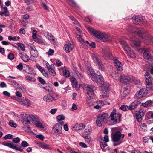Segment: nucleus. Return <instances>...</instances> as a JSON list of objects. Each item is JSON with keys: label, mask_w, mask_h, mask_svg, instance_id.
I'll return each mask as SVG.
<instances>
[{"label": "nucleus", "mask_w": 153, "mask_h": 153, "mask_svg": "<svg viewBox=\"0 0 153 153\" xmlns=\"http://www.w3.org/2000/svg\"><path fill=\"white\" fill-rule=\"evenodd\" d=\"M126 33L130 38V43L133 46L136 47L140 45V41L134 39V38L136 36L140 37L142 41L145 43L148 44L150 42L153 43V37L149 34L148 32L142 29H138L134 27L131 25L126 28Z\"/></svg>", "instance_id": "1"}, {"label": "nucleus", "mask_w": 153, "mask_h": 153, "mask_svg": "<svg viewBox=\"0 0 153 153\" xmlns=\"http://www.w3.org/2000/svg\"><path fill=\"white\" fill-rule=\"evenodd\" d=\"M119 127H114L111 129L112 133L116 132L111 136V140L114 146L120 145L122 142L121 138H123L125 136L124 134H121V132L119 131Z\"/></svg>", "instance_id": "2"}, {"label": "nucleus", "mask_w": 153, "mask_h": 153, "mask_svg": "<svg viewBox=\"0 0 153 153\" xmlns=\"http://www.w3.org/2000/svg\"><path fill=\"white\" fill-rule=\"evenodd\" d=\"M89 31L95 37L104 42H107L111 39V37L108 35L102 32L93 29L91 28H88Z\"/></svg>", "instance_id": "3"}, {"label": "nucleus", "mask_w": 153, "mask_h": 153, "mask_svg": "<svg viewBox=\"0 0 153 153\" xmlns=\"http://www.w3.org/2000/svg\"><path fill=\"white\" fill-rule=\"evenodd\" d=\"M108 116V114L107 113L98 115L96 117V123L97 126L100 127L103 126Z\"/></svg>", "instance_id": "4"}, {"label": "nucleus", "mask_w": 153, "mask_h": 153, "mask_svg": "<svg viewBox=\"0 0 153 153\" xmlns=\"http://www.w3.org/2000/svg\"><path fill=\"white\" fill-rule=\"evenodd\" d=\"M92 60L99 69L102 71H104L103 65L101 59V56L97 53H93L92 55Z\"/></svg>", "instance_id": "5"}, {"label": "nucleus", "mask_w": 153, "mask_h": 153, "mask_svg": "<svg viewBox=\"0 0 153 153\" xmlns=\"http://www.w3.org/2000/svg\"><path fill=\"white\" fill-rule=\"evenodd\" d=\"M116 79H118L122 83L127 84L132 82L134 80V78L132 76H126L124 74H121L119 78Z\"/></svg>", "instance_id": "6"}, {"label": "nucleus", "mask_w": 153, "mask_h": 153, "mask_svg": "<svg viewBox=\"0 0 153 153\" xmlns=\"http://www.w3.org/2000/svg\"><path fill=\"white\" fill-rule=\"evenodd\" d=\"M63 124V122H59L55 124L52 129L53 133L57 136H59L62 133V125Z\"/></svg>", "instance_id": "7"}, {"label": "nucleus", "mask_w": 153, "mask_h": 153, "mask_svg": "<svg viewBox=\"0 0 153 153\" xmlns=\"http://www.w3.org/2000/svg\"><path fill=\"white\" fill-rule=\"evenodd\" d=\"M120 43L122 45L123 49L128 55L132 57L135 56V54L133 50L129 47L125 41L121 40Z\"/></svg>", "instance_id": "8"}, {"label": "nucleus", "mask_w": 153, "mask_h": 153, "mask_svg": "<svg viewBox=\"0 0 153 153\" xmlns=\"http://www.w3.org/2000/svg\"><path fill=\"white\" fill-rule=\"evenodd\" d=\"M132 19L134 24L140 25H144L146 22L144 17H140L137 16H134L132 18Z\"/></svg>", "instance_id": "9"}, {"label": "nucleus", "mask_w": 153, "mask_h": 153, "mask_svg": "<svg viewBox=\"0 0 153 153\" xmlns=\"http://www.w3.org/2000/svg\"><path fill=\"white\" fill-rule=\"evenodd\" d=\"M132 19L134 24L140 25H144L146 22L144 17H140L137 16H134L132 18Z\"/></svg>", "instance_id": "10"}, {"label": "nucleus", "mask_w": 153, "mask_h": 153, "mask_svg": "<svg viewBox=\"0 0 153 153\" xmlns=\"http://www.w3.org/2000/svg\"><path fill=\"white\" fill-rule=\"evenodd\" d=\"M132 19L134 24L140 25H144L146 22L144 17H140L137 16H134L132 18Z\"/></svg>", "instance_id": "11"}, {"label": "nucleus", "mask_w": 153, "mask_h": 153, "mask_svg": "<svg viewBox=\"0 0 153 153\" xmlns=\"http://www.w3.org/2000/svg\"><path fill=\"white\" fill-rule=\"evenodd\" d=\"M148 93L145 88H142L138 91L135 94L134 98L136 99H138L146 96Z\"/></svg>", "instance_id": "12"}, {"label": "nucleus", "mask_w": 153, "mask_h": 153, "mask_svg": "<svg viewBox=\"0 0 153 153\" xmlns=\"http://www.w3.org/2000/svg\"><path fill=\"white\" fill-rule=\"evenodd\" d=\"M102 87V93L104 94L102 95L103 97H107L109 93V84L108 83L105 82L102 84V85L100 86Z\"/></svg>", "instance_id": "13"}, {"label": "nucleus", "mask_w": 153, "mask_h": 153, "mask_svg": "<svg viewBox=\"0 0 153 153\" xmlns=\"http://www.w3.org/2000/svg\"><path fill=\"white\" fill-rule=\"evenodd\" d=\"M2 144L20 152H22L23 151V149H21V147L19 145H14L13 144L10 143L9 142H3Z\"/></svg>", "instance_id": "14"}, {"label": "nucleus", "mask_w": 153, "mask_h": 153, "mask_svg": "<svg viewBox=\"0 0 153 153\" xmlns=\"http://www.w3.org/2000/svg\"><path fill=\"white\" fill-rule=\"evenodd\" d=\"M103 50V56L104 59L107 60L111 59L112 56L110 50L108 48H104Z\"/></svg>", "instance_id": "15"}, {"label": "nucleus", "mask_w": 153, "mask_h": 153, "mask_svg": "<svg viewBox=\"0 0 153 153\" xmlns=\"http://www.w3.org/2000/svg\"><path fill=\"white\" fill-rule=\"evenodd\" d=\"M114 117H111V119L112 123L110 125H113L119 123L120 120L121 114L119 113H117Z\"/></svg>", "instance_id": "16"}, {"label": "nucleus", "mask_w": 153, "mask_h": 153, "mask_svg": "<svg viewBox=\"0 0 153 153\" xmlns=\"http://www.w3.org/2000/svg\"><path fill=\"white\" fill-rule=\"evenodd\" d=\"M76 29L77 31L76 33V36L77 37L80 42L82 44H83L85 42H84V40L82 37L81 33H80L82 30L81 28V27H76Z\"/></svg>", "instance_id": "17"}, {"label": "nucleus", "mask_w": 153, "mask_h": 153, "mask_svg": "<svg viewBox=\"0 0 153 153\" xmlns=\"http://www.w3.org/2000/svg\"><path fill=\"white\" fill-rule=\"evenodd\" d=\"M144 59L148 60H149L153 62V57L151 56L149 51L148 49H146L143 54Z\"/></svg>", "instance_id": "18"}, {"label": "nucleus", "mask_w": 153, "mask_h": 153, "mask_svg": "<svg viewBox=\"0 0 153 153\" xmlns=\"http://www.w3.org/2000/svg\"><path fill=\"white\" fill-rule=\"evenodd\" d=\"M83 89H85L88 92H94L96 89V87L92 85H83Z\"/></svg>", "instance_id": "19"}, {"label": "nucleus", "mask_w": 153, "mask_h": 153, "mask_svg": "<svg viewBox=\"0 0 153 153\" xmlns=\"http://www.w3.org/2000/svg\"><path fill=\"white\" fill-rule=\"evenodd\" d=\"M144 112L141 109L138 111L136 114L135 116L138 122H140L142 121V117L144 115Z\"/></svg>", "instance_id": "20"}, {"label": "nucleus", "mask_w": 153, "mask_h": 153, "mask_svg": "<svg viewBox=\"0 0 153 153\" xmlns=\"http://www.w3.org/2000/svg\"><path fill=\"white\" fill-rule=\"evenodd\" d=\"M85 127L84 124L82 123L80 124H76L72 128V130L75 131L81 130H83Z\"/></svg>", "instance_id": "21"}, {"label": "nucleus", "mask_w": 153, "mask_h": 153, "mask_svg": "<svg viewBox=\"0 0 153 153\" xmlns=\"http://www.w3.org/2000/svg\"><path fill=\"white\" fill-rule=\"evenodd\" d=\"M130 92L129 90L127 87H124L122 89L121 95L122 98L126 97Z\"/></svg>", "instance_id": "22"}, {"label": "nucleus", "mask_w": 153, "mask_h": 153, "mask_svg": "<svg viewBox=\"0 0 153 153\" xmlns=\"http://www.w3.org/2000/svg\"><path fill=\"white\" fill-rule=\"evenodd\" d=\"M91 79L94 82L97 83L99 86H101L102 85V84H103V81L102 83L99 80V77L95 74H94L91 76Z\"/></svg>", "instance_id": "23"}, {"label": "nucleus", "mask_w": 153, "mask_h": 153, "mask_svg": "<svg viewBox=\"0 0 153 153\" xmlns=\"http://www.w3.org/2000/svg\"><path fill=\"white\" fill-rule=\"evenodd\" d=\"M114 62L118 71H121L123 70V65L117 59H114Z\"/></svg>", "instance_id": "24"}, {"label": "nucleus", "mask_w": 153, "mask_h": 153, "mask_svg": "<svg viewBox=\"0 0 153 153\" xmlns=\"http://www.w3.org/2000/svg\"><path fill=\"white\" fill-rule=\"evenodd\" d=\"M44 36L47 38L51 42L55 44L56 42L55 38L50 33L48 32H45L44 33Z\"/></svg>", "instance_id": "25"}, {"label": "nucleus", "mask_w": 153, "mask_h": 153, "mask_svg": "<svg viewBox=\"0 0 153 153\" xmlns=\"http://www.w3.org/2000/svg\"><path fill=\"white\" fill-rule=\"evenodd\" d=\"M74 46L70 43L66 44L64 47V49L66 53H69L73 49Z\"/></svg>", "instance_id": "26"}, {"label": "nucleus", "mask_w": 153, "mask_h": 153, "mask_svg": "<svg viewBox=\"0 0 153 153\" xmlns=\"http://www.w3.org/2000/svg\"><path fill=\"white\" fill-rule=\"evenodd\" d=\"M145 76L146 84L152 83V78L149 72H146L145 73Z\"/></svg>", "instance_id": "27"}, {"label": "nucleus", "mask_w": 153, "mask_h": 153, "mask_svg": "<svg viewBox=\"0 0 153 153\" xmlns=\"http://www.w3.org/2000/svg\"><path fill=\"white\" fill-rule=\"evenodd\" d=\"M141 104V102L137 100H135L130 104L129 107V110H133L135 108L139 105Z\"/></svg>", "instance_id": "28"}, {"label": "nucleus", "mask_w": 153, "mask_h": 153, "mask_svg": "<svg viewBox=\"0 0 153 153\" xmlns=\"http://www.w3.org/2000/svg\"><path fill=\"white\" fill-rule=\"evenodd\" d=\"M43 100L45 102H50L53 101L51 94L45 96L43 97Z\"/></svg>", "instance_id": "29"}, {"label": "nucleus", "mask_w": 153, "mask_h": 153, "mask_svg": "<svg viewBox=\"0 0 153 153\" xmlns=\"http://www.w3.org/2000/svg\"><path fill=\"white\" fill-rule=\"evenodd\" d=\"M20 56L22 60L25 62H27L29 60V57L25 53H19Z\"/></svg>", "instance_id": "30"}, {"label": "nucleus", "mask_w": 153, "mask_h": 153, "mask_svg": "<svg viewBox=\"0 0 153 153\" xmlns=\"http://www.w3.org/2000/svg\"><path fill=\"white\" fill-rule=\"evenodd\" d=\"M140 105H142L144 107H147L151 105H153V101L151 100H149L145 103H141Z\"/></svg>", "instance_id": "31"}, {"label": "nucleus", "mask_w": 153, "mask_h": 153, "mask_svg": "<svg viewBox=\"0 0 153 153\" xmlns=\"http://www.w3.org/2000/svg\"><path fill=\"white\" fill-rule=\"evenodd\" d=\"M34 117V115L32 114H30L29 115L27 114L26 119L23 121V122L27 123L30 124V121H32L33 118Z\"/></svg>", "instance_id": "32"}, {"label": "nucleus", "mask_w": 153, "mask_h": 153, "mask_svg": "<svg viewBox=\"0 0 153 153\" xmlns=\"http://www.w3.org/2000/svg\"><path fill=\"white\" fill-rule=\"evenodd\" d=\"M20 102L21 104L26 106H30L31 105L30 101L27 98L24 99Z\"/></svg>", "instance_id": "33"}, {"label": "nucleus", "mask_w": 153, "mask_h": 153, "mask_svg": "<svg viewBox=\"0 0 153 153\" xmlns=\"http://www.w3.org/2000/svg\"><path fill=\"white\" fill-rule=\"evenodd\" d=\"M70 18V19L72 21V22L73 24L76 25L77 27H81V26L79 23L73 17L71 16H68Z\"/></svg>", "instance_id": "34"}, {"label": "nucleus", "mask_w": 153, "mask_h": 153, "mask_svg": "<svg viewBox=\"0 0 153 153\" xmlns=\"http://www.w3.org/2000/svg\"><path fill=\"white\" fill-rule=\"evenodd\" d=\"M70 18V19L72 21V22L73 24L76 25L77 27H81V26L79 23L73 17L71 16H68Z\"/></svg>", "instance_id": "35"}, {"label": "nucleus", "mask_w": 153, "mask_h": 153, "mask_svg": "<svg viewBox=\"0 0 153 153\" xmlns=\"http://www.w3.org/2000/svg\"><path fill=\"white\" fill-rule=\"evenodd\" d=\"M92 131L91 127L90 126H86V127L84 130L85 134L86 136L88 135V134L91 132Z\"/></svg>", "instance_id": "36"}, {"label": "nucleus", "mask_w": 153, "mask_h": 153, "mask_svg": "<svg viewBox=\"0 0 153 153\" xmlns=\"http://www.w3.org/2000/svg\"><path fill=\"white\" fill-rule=\"evenodd\" d=\"M70 80L73 86L76 87L77 84V81L76 78L72 77L70 78Z\"/></svg>", "instance_id": "37"}, {"label": "nucleus", "mask_w": 153, "mask_h": 153, "mask_svg": "<svg viewBox=\"0 0 153 153\" xmlns=\"http://www.w3.org/2000/svg\"><path fill=\"white\" fill-rule=\"evenodd\" d=\"M147 91V92L149 91H151L153 90V84L152 83L146 84V88Z\"/></svg>", "instance_id": "38"}, {"label": "nucleus", "mask_w": 153, "mask_h": 153, "mask_svg": "<svg viewBox=\"0 0 153 153\" xmlns=\"http://www.w3.org/2000/svg\"><path fill=\"white\" fill-rule=\"evenodd\" d=\"M84 42H85L83 44H82L83 45L87 44L92 48H94L95 47V44L94 42H91V43H89L88 41H84Z\"/></svg>", "instance_id": "39"}, {"label": "nucleus", "mask_w": 153, "mask_h": 153, "mask_svg": "<svg viewBox=\"0 0 153 153\" xmlns=\"http://www.w3.org/2000/svg\"><path fill=\"white\" fill-rule=\"evenodd\" d=\"M87 97L88 99L90 100L93 98L94 97V92H88Z\"/></svg>", "instance_id": "40"}, {"label": "nucleus", "mask_w": 153, "mask_h": 153, "mask_svg": "<svg viewBox=\"0 0 153 153\" xmlns=\"http://www.w3.org/2000/svg\"><path fill=\"white\" fill-rule=\"evenodd\" d=\"M69 4L72 6L76 7H77L76 3L74 1V0H67Z\"/></svg>", "instance_id": "41"}, {"label": "nucleus", "mask_w": 153, "mask_h": 153, "mask_svg": "<svg viewBox=\"0 0 153 153\" xmlns=\"http://www.w3.org/2000/svg\"><path fill=\"white\" fill-rule=\"evenodd\" d=\"M63 75L65 77H68L70 75L69 72L67 70H64L63 71Z\"/></svg>", "instance_id": "42"}, {"label": "nucleus", "mask_w": 153, "mask_h": 153, "mask_svg": "<svg viewBox=\"0 0 153 153\" xmlns=\"http://www.w3.org/2000/svg\"><path fill=\"white\" fill-rule=\"evenodd\" d=\"M65 117L64 115H59L57 117V122H59L65 119Z\"/></svg>", "instance_id": "43"}, {"label": "nucleus", "mask_w": 153, "mask_h": 153, "mask_svg": "<svg viewBox=\"0 0 153 153\" xmlns=\"http://www.w3.org/2000/svg\"><path fill=\"white\" fill-rule=\"evenodd\" d=\"M141 128L144 131H146L147 129V125L145 123H142L141 124Z\"/></svg>", "instance_id": "44"}, {"label": "nucleus", "mask_w": 153, "mask_h": 153, "mask_svg": "<svg viewBox=\"0 0 153 153\" xmlns=\"http://www.w3.org/2000/svg\"><path fill=\"white\" fill-rule=\"evenodd\" d=\"M9 125L12 127L16 128L17 126V125L12 120L10 121L9 123Z\"/></svg>", "instance_id": "45"}, {"label": "nucleus", "mask_w": 153, "mask_h": 153, "mask_svg": "<svg viewBox=\"0 0 153 153\" xmlns=\"http://www.w3.org/2000/svg\"><path fill=\"white\" fill-rule=\"evenodd\" d=\"M120 109L123 110L124 111H127L129 109V107L127 105H122L120 108Z\"/></svg>", "instance_id": "46"}, {"label": "nucleus", "mask_w": 153, "mask_h": 153, "mask_svg": "<svg viewBox=\"0 0 153 153\" xmlns=\"http://www.w3.org/2000/svg\"><path fill=\"white\" fill-rule=\"evenodd\" d=\"M51 97H52L53 101L57 100L59 98V95L56 94L54 93L53 94H51Z\"/></svg>", "instance_id": "47"}, {"label": "nucleus", "mask_w": 153, "mask_h": 153, "mask_svg": "<svg viewBox=\"0 0 153 153\" xmlns=\"http://www.w3.org/2000/svg\"><path fill=\"white\" fill-rule=\"evenodd\" d=\"M46 64L47 68L49 70L50 69H53V68H54V66L52 64L50 65L47 62H46Z\"/></svg>", "instance_id": "48"}, {"label": "nucleus", "mask_w": 153, "mask_h": 153, "mask_svg": "<svg viewBox=\"0 0 153 153\" xmlns=\"http://www.w3.org/2000/svg\"><path fill=\"white\" fill-rule=\"evenodd\" d=\"M29 146V145L28 144V143L26 141H22V142L21 143V147H22L21 146L23 147H27L28 146Z\"/></svg>", "instance_id": "49"}, {"label": "nucleus", "mask_w": 153, "mask_h": 153, "mask_svg": "<svg viewBox=\"0 0 153 153\" xmlns=\"http://www.w3.org/2000/svg\"><path fill=\"white\" fill-rule=\"evenodd\" d=\"M100 74L99 71L97 72V76L99 77V80L101 82H102L103 81L104 79L102 76L100 75Z\"/></svg>", "instance_id": "50"}, {"label": "nucleus", "mask_w": 153, "mask_h": 153, "mask_svg": "<svg viewBox=\"0 0 153 153\" xmlns=\"http://www.w3.org/2000/svg\"><path fill=\"white\" fill-rule=\"evenodd\" d=\"M17 45L19 47L21 48V49L22 50L24 51L25 50V47L23 44L20 42L18 43L17 44Z\"/></svg>", "instance_id": "51"}, {"label": "nucleus", "mask_w": 153, "mask_h": 153, "mask_svg": "<svg viewBox=\"0 0 153 153\" xmlns=\"http://www.w3.org/2000/svg\"><path fill=\"white\" fill-rule=\"evenodd\" d=\"M83 137L85 139V142L87 143H89L91 140V138L90 137L87 135L83 136Z\"/></svg>", "instance_id": "52"}, {"label": "nucleus", "mask_w": 153, "mask_h": 153, "mask_svg": "<svg viewBox=\"0 0 153 153\" xmlns=\"http://www.w3.org/2000/svg\"><path fill=\"white\" fill-rule=\"evenodd\" d=\"M87 72L88 75H91V76L95 74L94 73L93 69L91 68H89L87 70Z\"/></svg>", "instance_id": "53"}, {"label": "nucleus", "mask_w": 153, "mask_h": 153, "mask_svg": "<svg viewBox=\"0 0 153 153\" xmlns=\"http://www.w3.org/2000/svg\"><path fill=\"white\" fill-rule=\"evenodd\" d=\"M4 15L6 16H8L9 15V12L8 11L7 8L5 6L3 8Z\"/></svg>", "instance_id": "54"}, {"label": "nucleus", "mask_w": 153, "mask_h": 153, "mask_svg": "<svg viewBox=\"0 0 153 153\" xmlns=\"http://www.w3.org/2000/svg\"><path fill=\"white\" fill-rule=\"evenodd\" d=\"M33 119L32 121V122L34 124H36L39 121V119L38 118L35 117L34 115V117L33 118Z\"/></svg>", "instance_id": "55"}, {"label": "nucleus", "mask_w": 153, "mask_h": 153, "mask_svg": "<svg viewBox=\"0 0 153 153\" xmlns=\"http://www.w3.org/2000/svg\"><path fill=\"white\" fill-rule=\"evenodd\" d=\"M33 55H31V57H33L34 58H37L38 56V53L36 49L33 51Z\"/></svg>", "instance_id": "56"}, {"label": "nucleus", "mask_w": 153, "mask_h": 153, "mask_svg": "<svg viewBox=\"0 0 153 153\" xmlns=\"http://www.w3.org/2000/svg\"><path fill=\"white\" fill-rule=\"evenodd\" d=\"M43 149H45L52 150V148L49 145L45 143Z\"/></svg>", "instance_id": "57"}, {"label": "nucleus", "mask_w": 153, "mask_h": 153, "mask_svg": "<svg viewBox=\"0 0 153 153\" xmlns=\"http://www.w3.org/2000/svg\"><path fill=\"white\" fill-rule=\"evenodd\" d=\"M36 126L38 127H39L41 128H44V126L39 121L36 124Z\"/></svg>", "instance_id": "58"}, {"label": "nucleus", "mask_w": 153, "mask_h": 153, "mask_svg": "<svg viewBox=\"0 0 153 153\" xmlns=\"http://www.w3.org/2000/svg\"><path fill=\"white\" fill-rule=\"evenodd\" d=\"M26 78L27 80H30L31 81H36V79L32 76H26Z\"/></svg>", "instance_id": "59"}, {"label": "nucleus", "mask_w": 153, "mask_h": 153, "mask_svg": "<svg viewBox=\"0 0 153 153\" xmlns=\"http://www.w3.org/2000/svg\"><path fill=\"white\" fill-rule=\"evenodd\" d=\"M54 51L53 50L50 49H49L48 51L46 53L48 55H52L53 54Z\"/></svg>", "instance_id": "60"}, {"label": "nucleus", "mask_w": 153, "mask_h": 153, "mask_svg": "<svg viewBox=\"0 0 153 153\" xmlns=\"http://www.w3.org/2000/svg\"><path fill=\"white\" fill-rule=\"evenodd\" d=\"M12 140L13 142L15 143H18L20 142V139L19 137H16L13 138Z\"/></svg>", "instance_id": "61"}, {"label": "nucleus", "mask_w": 153, "mask_h": 153, "mask_svg": "<svg viewBox=\"0 0 153 153\" xmlns=\"http://www.w3.org/2000/svg\"><path fill=\"white\" fill-rule=\"evenodd\" d=\"M38 79L39 81L42 84H44L45 83V81L44 80L42 77H38Z\"/></svg>", "instance_id": "62"}, {"label": "nucleus", "mask_w": 153, "mask_h": 153, "mask_svg": "<svg viewBox=\"0 0 153 153\" xmlns=\"http://www.w3.org/2000/svg\"><path fill=\"white\" fill-rule=\"evenodd\" d=\"M50 74L53 76H54L56 74V73L54 70V68L53 69H50L49 70Z\"/></svg>", "instance_id": "63"}, {"label": "nucleus", "mask_w": 153, "mask_h": 153, "mask_svg": "<svg viewBox=\"0 0 153 153\" xmlns=\"http://www.w3.org/2000/svg\"><path fill=\"white\" fill-rule=\"evenodd\" d=\"M27 115V114L23 113L20 114V116L23 120H25L26 119Z\"/></svg>", "instance_id": "64"}]
</instances>
